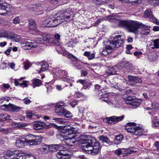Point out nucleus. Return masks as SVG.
I'll return each mask as SVG.
<instances>
[{
	"mask_svg": "<svg viewBox=\"0 0 159 159\" xmlns=\"http://www.w3.org/2000/svg\"><path fill=\"white\" fill-rule=\"evenodd\" d=\"M61 15V16L62 17V18L60 17V18H61V19H62V21L63 22L64 20H66L67 21H70L71 20V19L70 16L71 14L69 11H64L62 12Z\"/></svg>",
	"mask_w": 159,
	"mask_h": 159,
	"instance_id": "nucleus-15",
	"label": "nucleus"
},
{
	"mask_svg": "<svg viewBox=\"0 0 159 159\" xmlns=\"http://www.w3.org/2000/svg\"><path fill=\"white\" fill-rule=\"evenodd\" d=\"M154 47H152V48H159V39H157L153 40Z\"/></svg>",
	"mask_w": 159,
	"mask_h": 159,
	"instance_id": "nucleus-36",
	"label": "nucleus"
},
{
	"mask_svg": "<svg viewBox=\"0 0 159 159\" xmlns=\"http://www.w3.org/2000/svg\"><path fill=\"white\" fill-rule=\"evenodd\" d=\"M15 64L13 62L11 63L10 65V67L11 68V69H15Z\"/></svg>",
	"mask_w": 159,
	"mask_h": 159,
	"instance_id": "nucleus-64",
	"label": "nucleus"
},
{
	"mask_svg": "<svg viewBox=\"0 0 159 159\" xmlns=\"http://www.w3.org/2000/svg\"><path fill=\"white\" fill-rule=\"evenodd\" d=\"M43 40H44V41H46V42H48V43L50 42V40H51L50 38H49L47 37H44V38H43Z\"/></svg>",
	"mask_w": 159,
	"mask_h": 159,
	"instance_id": "nucleus-61",
	"label": "nucleus"
},
{
	"mask_svg": "<svg viewBox=\"0 0 159 159\" xmlns=\"http://www.w3.org/2000/svg\"><path fill=\"white\" fill-rule=\"evenodd\" d=\"M106 93V92L105 91H103L102 92V90H100L98 91V96L100 97H102L101 98H102L104 97V94H105Z\"/></svg>",
	"mask_w": 159,
	"mask_h": 159,
	"instance_id": "nucleus-50",
	"label": "nucleus"
},
{
	"mask_svg": "<svg viewBox=\"0 0 159 159\" xmlns=\"http://www.w3.org/2000/svg\"><path fill=\"white\" fill-rule=\"evenodd\" d=\"M127 104H129L136 107H139L141 103V101L138 99H134L131 97H128L125 100Z\"/></svg>",
	"mask_w": 159,
	"mask_h": 159,
	"instance_id": "nucleus-13",
	"label": "nucleus"
},
{
	"mask_svg": "<svg viewBox=\"0 0 159 159\" xmlns=\"http://www.w3.org/2000/svg\"><path fill=\"white\" fill-rule=\"evenodd\" d=\"M28 82V81H24L22 83H20V86L22 88L26 87H28V84L27 83Z\"/></svg>",
	"mask_w": 159,
	"mask_h": 159,
	"instance_id": "nucleus-40",
	"label": "nucleus"
},
{
	"mask_svg": "<svg viewBox=\"0 0 159 159\" xmlns=\"http://www.w3.org/2000/svg\"><path fill=\"white\" fill-rule=\"evenodd\" d=\"M123 139V136L122 135H117L114 140V143L116 144H119L122 142Z\"/></svg>",
	"mask_w": 159,
	"mask_h": 159,
	"instance_id": "nucleus-22",
	"label": "nucleus"
},
{
	"mask_svg": "<svg viewBox=\"0 0 159 159\" xmlns=\"http://www.w3.org/2000/svg\"><path fill=\"white\" fill-rule=\"evenodd\" d=\"M39 5L37 6L35 5H30L28 7V8L29 10L32 11H34L36 10L37 9L39 8Z\"/></svg>",
	"mask_w": 159,
	"mask_h": 159,
	"instance_id": "nucleus-34",
	"label": "nucleus"
},
{
	"mask_svg": "<svg viewBox=\"0 0 159 159\" xmlns=\"http://www.w3.org/2000/svg\"><path fill=\"white\" fill-rule=\"evenodd\" d=\"M10 100V98L7 97H3L0 98V102L1 103L3 102L4 101H6L7 102H8Z\"/></svg>",
	"mask_w": 159,
	"mask_h": 159,
	"instance_id": "nucleus-48",
	"label": "nucleus"
},
{
	"mask_svg": "<svg viewBox=\"0 0 159 159\" xmlns=\"http://www.w3.org/2000/svg\"><path fill=\"white\" fill-rule=\"evenodd\" d=\"M108 102V104L112 107H116L118 104V102L116 100H110Z\"/></svg>",
	"mask_w": 159,
	"mask_h": 159,
	"instance_id": "nucleus-30",
	"label": "nucleus"
},
{
	"mask_svg": "<svg viewBox=\"0 0 159 159\" xmlns=\"http://www.w3.org/2000/svg\"><path fill=\"white\" fill-rule=\"evenodd\" d=\"M128 79L131 82V84L134 85L137 83H141L142 82L141 79L136 76H129Z\"/></svg>",
	"mask_w": 159,
	"mask_h": 159,
	"instance_id": "nucleus-16",
	"label": "nucleus"
},
{
	"mask_svg": "<svg viewBox=\"0 0 159 159\" xmlns=\"http://www.w3.org/2000/svg\"><path fill=\"white\" fill-rule=\"evenodd\" d=\"M24 69L27 70L31 66L32 64L28 61H25L23 63Z\"/></svg>",
	"mask_w": 159,
	"mask_h": 159,
	"instance_id": "nucleus-31",
	"label": "nucleus"
},
{
	"mask_svg": "<svg viewBox=\"0 0 159 159\" xmlns=\"http://www.w3.org/2000/svg\"><path fill=\"white\" fill-rule=\"evenodd\" d=\"M43 39L41 38H35L34 39V42L33 43H36L37 47L39 44H42L44 43V40Z\"/></svg>",
	"mask_w": 159,
	"mask_h": 159,
	"instance_id": "nucleus-28",
	"label": "nucleus"
},
{
	"mask_svg": "<svg viewBox=\"0 0 159 159\" xmlns=\"http://www.w3.org/2000/svg\"><path fill=\"white\" fill-rule=\"evenodd\" d=\"M0 118L2 120H9L10 119V115L7 113H4L0 114Z\"/></svg>",
	"mask_w": 159,
	"mask_h": 159,
	"instance_id": "nucleus-24",
	"label": "nucleus"
},
{
	"mask_svg": "<svg viewBox=\"0 0 159 159\" xmlns=\"http://www.w3.org/2000/svg\"><path fill=\"white\" fill-rule=\"evenodd\" d=\"M119 17L116 14H113L107 17V20L111 22H116L119 20Z\"/></svg>",
	"mask_w": 159,
	"mask_h": 159,
	"instance_id": "nucleus-19",
	"label": "nucleus"
},
{
	"mask_svg": "<svg viewBox=\"0 0 159 159\" xmlns=\"http://www.w3.org/2000/svg\"><path fill=\"white\" fill-rule=\"evenodd\" d=\"M14 157L17 159H24L26 157V155L22 151H14Z\"/></svg>",
	"mask_w": 159,
	"mask_h": 159,
	"instance_id": "nucleus-17",
	"label": "nucleus"
},
{
	"mask_svg": "<svg viewBox=\"0 0 159 159\" xmlns=\"http://www.w3.org/2000/svg\"><path fill=\"white\" fill-rule=\"evenodd\" d=\"M53 120H55L56 122L61 124H65L66 122V120L65 119L60 118H54L53 119Z\"/></svg>",
	"mask_w": 159,
	"mask_h": 159,
	"instance_id": "nucleus-27",
	"label": "nucleus"
},
{
	"mask_svg": "<svg viewBox=\"0 0 159 159\" xmlns=\"http://www.w3.org/2000/svg\"><path fill=\"white\" fill-rule=\"evenodd\" d=\"M140 24L139 22L136 21L128 20L120 21L118 25L120 27L127 29L129 32L137 34L139 32Z\"/></svg>",
	"mask_w": 159,
	"mask_h": 159,
	"instance_id": "nucleus-2",
	"label": "nucleus"
},
{
	"mask_svg": "<svg viewBox=\"0 0 159 159\" xmlns=\"http://www.w3.org/2000/svg\"><path fill=\"white\" fill-rule=\"evenodd\" d=\"M156 54H150L148 55V59L150 61H154L156 60Z\"/></svg>",
	"mask_w": 159,
	"mask_h": 159,
	"instance_id": "nucleus-37",
	"label": "nucleus"
},
{
	"mask_svg": "<svg viewBox=\"0 0 159 159\" xmlns=\"http://www.w3.org/2000/svg\"><path fill=\"white\" fill-rule=\"evenodd\" d=\"M45 20L43 21H40V24L41 25V26L42 27H46L47 26V24H44V23H45L44 22L45 20Z\"/></svg>",
	"mask_w": 159,
	"mask_h": 159,
	"instance_id": "nucleus-55",
	"label": "nucleus"
},
{
	"mask_svg": "<svg viewBox=\"0 0 159 159\" xmlns=\"http://www.w3.org/2000/svg\"><path fill=\"white\" fill-rule=\"evenodd\" d=\"M21 45L22 48L24 50H28L32 48L37 47L36 44L33 42H29L27 39H22Z\"/></svg>",
	"mask_w": 159,
	"mask_h": 159,
	"instance_id": "nucleus-10",
	"label": "nucleus"
},
{
	"mask_svg": "<svg viewBox=\"0 0 159 159\" xmlns=\"http://www.w3.org/2000/svg\"><path fill=\"white\" fill-rule=\"evenodd\" d=\"M25 78L24 77H22L19 79H15L14 81V84L16 86H17L18 85L20 86V83H19V80H21L23 79H25Z\"/></svg>",
	"mask_w": 159,
	"mask_h": 159,
	"instance_id": "nucleus-45",
	"label": "nucleus"
},
{
	"mask_svg": "<svg viewBox=\"0 0 159 159\" xmlns=\"http://www.w3.org/2000/svg\"><path fill=\"white\" fill-rule=\"evenodd\" d=\"M81 76H84L87 75L88 72L86 70H81Z\"/></svg>",
	"mask_w": 159,
	"mask_h": 159,
	"instance_id": "nucleus-51",
	"label": "nucleus"
},
{
	"mask_svg": "<svg viewBox=\"0 0 159 159\" xmlns=\"http://www.w3.org/2000/svg\"><path fill=\"white\" fill-rule=\"evenodd\" d=\"M84 110L85 109L84 107H79V115H80V116H83V113H84Z\"/></svg>",
	"mask_w": 159,
	"mask_h": 159,
	"instance_id": "nucleus-41",
	"label": "nucleus"
},
{
	"mask_svg": "<svg viewBox=\"0 0 159 159\" xmlns=\"http://www.w3.org/2000/svg\"><path fill=\"white\" fill-rule=\"evenodd\" d=\"M115 68H113L114 69H117L118 70H121L123 69V66L120 64L117 65V66H115Z\"/></svg>",
	"mask_w": 159,
	"mask_h": 159,
	"instance_id": "nucleus-57",
	"label": "nucleus"
},
{
	"mask_svg": "<svg viewBox=\"0 0 159 159\" xmlns=\"http://www.w3.org/2000/svg\"><path fill=\"white\" fill-rule=\"evenodd\" d=\"M27 137L31 138V139L28 140L25 138L17 140L16 142V146L19 148H21L24 146L25 143H27L31 145H38L42 142L43 137L41 136H35L32 134H29Z\"/></svg>",
	"mask_w": 159,
	"mask_h": 159,
	"instance_id": "nucleus-3",
	"label": "nucleus"
},
{
	"mask_svg": "<svg viewBox=\"0 0 159 159\" xmlns=\"http://www.w3.org/2000/svg\"><path fill=\"white\" fill-rule=\"evenodd\" d=\"M41 68L40 70H48L49 69V66L47 63L45 62H42Z\"/></svg>",
	"mask_w": 159,
	"mask_h": 159,
	"instance_id": "nucleus-32",
	"label": "nucleus"
},
{
	"mask_svg": "<svg viewBox=\"0 0 159 159\" xmlns=\"http://www.w3.org/2000/svg\"><path fill=\"white\" fill-rule=\"evenodd\" d=\"M101 0H93V2L96 4H100Z\"/></svg>",
	"mask_w": 159,
	"mask_h": 159,
	"instance_id": "nucleus-60",
	"label": "nucleus"
},
{
	"mask_svg": "<svg viewBox=\"0 0 159 159\" xmlns=\"http://www.w3.org/2000/svg\"><path fill=\"white\" fill-rule=\"evenodd\" d=\"M12 8V6L10 5L5 6L0 3V15H6L8 12L11 11Z\"/></svg>",
	"mask_w": 159,
	"mask_h": 159,
	"instance_id": "nucleus-11",
	"label": "nucleus"
},
{
	"mask_svg": "<svg viewBox=\"0 0 159 159\" xmlns=\"http://www.w3.org/2000/svg\"><path fill=\"white\" fill-rule=\"evenodd\" d=\"M99 139L102 143H105L107 144L110 142V141L106 137L104 136H101L99 137Z\"/></svg>",
	"mask_w": 159,
	"mask_h": 159,
	"instance_id": "nucleus-29",
	"label": "nucleus"
},
{
	"mask_svg": "<svg viewBox=\"0 0 159 159\" xmlns=\"http://www.w3.org/2000/svg\"><path fill=\"white\" fill-rule=\"evenodd\" d=\"M6 156L10 157L12 155L14 156V151H12L10 150L7 151L5 154Z\"/></svg>",
	"mask_w": 159,
	"mask_h": 159,
	"instance_id": "nucleus-39",
	"label": "nucleus"
},
{
	"mask_svg": "<svg viewBox=\"0 0 159 159\" xmlns=\"http://www.w3.org/2000/svg\"><path fill=\"white\" fill-rule=\"evenodd\" d=\"M20 22L19 17L18 16H16L13 20V22L15 24H17L20 23Z\"/></svg>",
	"mask_w": 159,
	"mask_h": 159,
	"instance_id": "nucleus-43",
	"label": "nucleus"
},
{
	"mask_svg": "<svg viewBox=\"0 0 159 159\" xmlns=\"http://www.w3.org/2000/svg\"><path fill=\"white\" fill-rule=\"evenodd\" d=\"M15 125H16L17 127L19 128L25 127L27 125L25 123H22L21 124L16 123L15 124Z\"/></svg>",
	"mask_w": 159,
	"mask_h": 159,
	"instance_id": "nucleus-52",
	"label": "nucleus"
},
{
	"mask_svg": "<svg viewBox=\"0 0 159 159\" xmlns=\"http://www.w3.org/2000/svg\"><path fill=\"white\" fill-rule=\"evenodd\" d=\"M144 15L147 16L150 20L154 17L152 12L150 9H147L144 12Z\"/></svg>",
	"mask_w": 159,
	"mask_h": 159,
	"instance_id": "nucleus-26",
	"label": "nucleus"
},
{
	"mask_svg": "<svg viewBox=\"0 0 159 159\" xmlns=\"http://www.w3.org/2000/svg\"><path fill=\"white\" fill-rule=\"evenodd\" d=\"M3 106L6 108L7 111H10L13 112H18L21 108L20 107L11 104H9L8 105L4 104Z\"/></svg>",
	"mask_w": 159,
	"mask_h": 159,
	"instance_id": "nucleus-14",
	"label": "nucleus"
},
{
	"mask_svg": "<svg viewBox=\"0 0 159 159\" xmlns=\"http://www.w3.org/2000/svg\"><path fill=\"white\" fill-rule=\"evenodd\" d=\"M24 102L26 104H29L31 102V101L28 98H26L23 100Z\"/></svg>",
	"mask_w": 159,
	"mask_h": 159,
	"instance_id": "nucleus-49",
	"label": "nucleus"
},
{
	"mask_svg": "<svg viewBox=\"0 0 159 159\" xmlns=\"http://www.w3.org/2000/svg\"><path fill=\"white\" fill-rule=\"evenodd\" d=\"M152 125L153 127H159V119H157V117L156 116L153 117V119L152 120Z\"/></svg>",
	"mask_w": 159,
	"mask_h": 159,
	"instance_id": "nucleus-25",
	"label": "nucleus"
},
{
	"mask_svg": "<svg viewBox=\"0 0 159 159\" xmlns=\"http://www.w3.org/2000/svg\"><path fill=\"white\" fill-rule=\"evenodd\" d=\"M2 35L5 38L12 39L16 42L20 41V38L19 36L13 32L6 31L2 33Z\"/></svg>",
	"mask_w": 159,
	"mask_h": 159,
	"instance_id": "nucleus-9",
	"label": "nucleus"
},
{
	"mask_svg": "<svg viewBox=\"0 0 159 159\" xmlns=\"http://www.w3.org/2000/svg\"><path fill=\"white\" fill-rule=\"evenodd\" d=\"M68 56L70 58L72 59L73 61H76L77 60L76 58L71 54H69Z\"/></svg>",
	"mask_w": 159,
	"mask_h": 159,
	"instance_id": "nucleus-54",
	"label": "nucleus"
},
{
	"mask_svg": "<svg viewBox=\"0 0 159 159\" xmlns=\"http://www.w3.org/2000/svg\"><path fill=\"white\" fill-rule=\"evenodd\" d=\"M55 38L57 40L58 42V40L60 39V35L58 34H56L54 35Z\"/></svg>",
	"mask_w": 159,
	"mask_h": 159,
	"instance_id": "nucleus-56",
	"label": "nucleus"
},
{
	"mask_svg": "<svg viewBox=\"0 0 159 159\" xmlns=\"http://www.w3.org/2000/svg\"><path fill=\"white\" fill-rule=\"evenodd\" d=\"M49 146V151H56L58 150L60 151L56 154V157L58 159H70V155L64 153V150H62L61 148L62 147V146L61 144H50Z\"/></svg>",
	"mask_w": 159,
	"mask_h": 159,
	"instance_id": "nucleus-5",
	"label": "nucleus"
},
{
	"mask_svg": "<svg viewBox=\"0 0 159 159\" xmlns=\"http://www.w3.org/2000/svg\"><path fill=\"white\" fill-rule=\"evenodd\" d=\"M121 35L116 36L112 40V42L110 41V44L105 46L103 48H102V54L104 55H107L110 53L115 48H118L123 43V40L121 38Z\"/></svg>",
	"mask_w": 159,
	"mask_h": 159,
	"instance_id": "nucleus-4",
	"label": "nucleus"
},
{
	"mask_svg": "<svg viewBox=\"0 0 159 159\" xmlns=\"http://www.w3.org/2000/svg\"><path fill=\"white\" fill-rule=\"evenodd\" d=\"M60 17H57V18L54 17L49 18L47 20H45L44 24H47V27H55L58 25L63 22L62 19H60Z\"/></svg>",
	"mask_w": 159,
	"mask_h": 159,
	"instance_id": "nucleus-8",
	"label": "nucleus"
},
{
	"mask_svg": "<svg viewBox=\"0 0 159 159\" xmlns=\"http://www.w3.org/2000/svg\"><path fill=\"white\" fill-rule=\"evenodd\" d=\"M95 54L94 53H92L90 54V55L89 57V60H92L95 57Z\"/></svg>",
	"mask_w": 159,
	"mask_h": 159,
	"instance_id": "nucleus-63",
	"label": "nucleus"
},
{
	"mask_svg": "<svg viewBox=\"0 0 159 159\" xmlns=\"http://www.w3.org/2000/svg\"><path fill=\"white\" fill-rule=\"evenodd\" d=\"M29 27L30 30H35L36 28V24L35 21L32 19H29Z\"/></svg>",
	"mask_w": 159,
	"mask_h": 159,
	"instance_id": "nucleus-23",
	"label": "nucleus"
},
{
	"mask_svg": "<svg viewBox=\"0 0 159 159\" xmlns=\"http://www.w3.org/2000/svg\"><path fill=\"white\" fill-rule=\"evenodd\" d=\"M59 0H49L50 2L54 4L57 3Z\"/></svg>",
	"mask_w": 159,
	"mask_h": 159,
	"instance_id": "nucleus-59",
	"label": "nucleus"
},
{
	"mask_svg": "<svg viewBox=\"0 0 159 159\" xmlns=\"http://www.w3.org/2000/svg\"><path fill=\"white\" fill-rule=\"evenodd\" d=\"M152 108L156 110H158L159 109V103L156 102H154L152 103Z\"/></svg>",
	"mask_w": 159,
	"mask_h": 159,
	"instance_id": "nucleus-38",
	"label": "nucleus"
},
{
	"mask_svg": "<svg viewBox=\"0 0 159 159\" xmlns=\"http://www.w3.org/2000/svg\"><path fill=\"white\" fill-rule=\"evenodd\" d=\"M49 145H46L43 144L42 145V147L40 149L41 151L43 152H44L45 151H49Z\"/></svg>",
	"mask_w": 159,
	"mask_h": 159,
	"instance_id": "nucleus-35",
	"label": "nucleus"
},
{
	"mask_svg": "<svg viewBox=\"0 0 159 159\" xmlns=\"http://www.w3.org/2000/svg\"><path fill=\"white\" fill-rule=\"evenodd\" d=\"M122 154L124 155V156H126L128 154H130L131 153V150L130 149L127 148H122Z\"/></svg>",
	"mask_w": 159,
	"mask_h": 159,
	"instance_id": "nucleus-33",
	"label": "nucleus"
},
{
	"mask_svg": "<svg viewBox=\"0 0 159 159\" xmlns=\"http://www.w3.org/2000/svg\"><path fill=\"white\" fill-rule=\"evenodd\" d=\"M78 102L75 100L73 101L70 103V105L73 107H74L76 105L78 104Z\"/></svg>",
	"mask_w": 159,
	"mask_h": 159,
	"instance_id": "nucleus-47",
	"label": "nucleus"
},
{
	"mask_svg": "<svg viewBox=\"0 0 159 159\" xmlns=\"http://www.w3.org/2000/svg\"><path fill=\"white\" fill-rule=\"evenodd\" d=\"M32 81L34 88H35L36 87H39L42 84L41 80L38 79H33Z\"/></svg>",
	"mask_w": 159,
	"mask_h": 159,
	"instance_id": "nucleus-21",
	"label": "nucleus"
},
{
	"mask_svg": "<svg viewBox=\"0 0 159 159\" xmlns=\"http://www.w3.org/2000/svg\"><path fill=\"white\" fill-rule=\"evenodd\" d=\"M122 149L121 148H118L115 151V153L118 156L120 155L122 153Z\"/></svg>",
	"mask_w": 159,
	"mask_h": 159,
	"instance_id": "nucleus-42",
	"label": "nucleus"
},
{
	"mask_svg": "<svg viewBox=\"0 0 159 159\" xmlns=\"http://www.w3.org/2000/svg\"><path fill=\"white\" fill-rule=\"evenodd\" d=\"M66 129L67 131L66 132H63L59 135L60 139L66 140L75 139L82 144L81 148L84 152L93 156L98 154L99 143L94 138L86 135L78 136L73 128Z\"/></svg>",
	"mask_w": 159,
	"mask_h": 159,
	"instance_id": "nucleus-1",
	"label": "nucleus"
},
{
	"mask_svg": "<svg viewBox=\"0 0 159 159\" xmlns=\"http://www.w3.org/2000/svg\"><path fill=\"white\" fill-rule=\"evenodd\" d=\"M135 123L134 122L128 123L125 125V128L129 133H133L137 135H140L143 133V129L139 126H135Z\"/></svg>",
	"mask_w": 159,
	"mask_h": 159,
	"instance_id": "nucleus-6",
	"label": "nucleus"
},
{
	"mask_svg": "<svg viewBox=\"0 0 159 159\" xmlns=\"http://www.w3.org/2000/svg\"><path fill=\"white\" fill-rule=\"evenodd\" d=\"M25 159H36L34 156H31L30 154H28L26 155Z\"/></svg>",
	"mask_w": 159,
	"mask_h": 159,
	"instance_id": "nucleus-46",
	"label": "nucleus"
},
{
	"mask_svg": "<svg viewBox=\"0 0 159 159\" xmlns=\"http://www.w3.org/2000/svg\"><path fill=\"white\" fill-rule=\"evenodd\" d=\"M77 82L78 83H80L83 85L86 84V81L84 80H79L77 81Z\"/></svg>",
	"mask_w": 159,
	"mask_h": 159,
	"instance_id": "nucleus-58",
	"label": "nucleus"
},
{
	"mask_svg": "<svg viewBox=\"0 0 159 159\" xmlns=\"http://www.w3.org/2000/svg\"><path fill=\"white\" fill-rule=\"evenodd\" d=\"M107 73L109 75H114L117 74L116 70H107Z\"/></svg>",
	"mask_w": 159,
	"mask_h": 159,
	"instance_id": "nucleus-44",
	"label": "nucleus"
},
{
	"mask_svg": "<svg viewBox=\"0 0 159 159\" xmlns=\"http://www.w3.org/2000/svg\"><path fill=\"white\" fill-rule=\"evenodd\" d=\"M65 105L62 102H58L56 104L55 107V112L59 115L63 116L67 118L71 117L70 112L64 109Z\"/></svg>",
	"mask_w": 159,
	"mask_h": 159,
	"instance_id": "nucleus-7",
	"label": "nucleus"
},
{
	"mask_svg": "<svg viewBox=\"0 0 159 159\" xmlns=\"http://www.w3.org/2000/svg\"><path fill=\"white\" fill-rule=\"evenodd\" d=\"M3 88L5 89H8L10 87V85L8 84H3Z\"/></svg>",
	"mask_w": 159,
	"mask_h": 159,
	"instance_id": "nucleus-62",
	"label": "nucleus"
},
{
	"mask_svg": "<svg viewBox=\"0 0 159 159\" xmlns=\"http://www.w3.org/2000/svg\"><path fill=\"white\" fill-rule=\"evenodd\" d=\"M34 125L37 130H41L43 129L46 125L45 123L41 121H37L35 122Z\"/></svg>",
	"mask_w": 159,
	"mask_h": 159,
	"instance_id": "nucleus-20",
	"label": "nucleus"
},
{
	"mask_svg": "<svg viewBox=\"0 0 159 159\" xmlns=\"http://www.w3.org/2000/svg\"><path fill=\"white\" fill-rule=\"evenodd\" d=\"M124 118V116L123 115L120 116H113L108 117V120L109 121H111V122H113L114 123H115L116 122H117L122 120Z\"/></svg>",
	"mask_w": 159,
	"mask_h": 159,
	"instance_id": "nucleus-18",
	"label": "nucleus"
},
{
	"mask_svg": "<svg viewBox=\"0 0 159 159\" xmlns=\"http://www.w3.org/2000/svg\"><path fill=\"white\" fill-rule=\"evenodd\" d=\"M140 29L141 30L140 31L139 30V33L137 34H139L143 36L144 35H147L150 33V30L149 27L142 23H141L139 26V29Z\"/></svg>",
	"mask_w": 159,
	"mask_h": 159,
	"instance_id": "nucleus-12",
	"label": "nucleus"
},
{
	"mask_svg": "<svg viewBox=\"0 0 159 159\" xmlns=\"http://www.w3.org/2000/svg\"><path fill=\"white\" fill-rule=\"evenodd\" d=\"M151 20H152L153 22L155 23L156 24L158 25L159 24V20L154 18V17H153V18Z\"/></svg>",
	"mask_w": 159,
	"mask_h": 159,
	"instance_id": "nucleus-53",
	"label": "nucleus"
}]
</instances>
